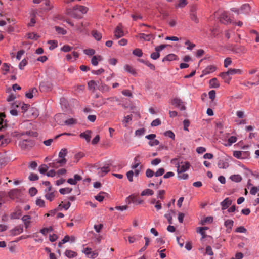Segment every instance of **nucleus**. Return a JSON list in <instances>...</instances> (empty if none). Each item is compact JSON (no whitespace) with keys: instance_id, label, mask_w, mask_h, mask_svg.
Here are the masks:
<instances>
[{"instance_id":"nucleus-1","label":"nucleus","mask_w":259,"mask_h":259,"mask_svg":"<svg viewBox=\"0 0 259 259\" xmlns=\"http://www.w3.org/2000/svg\"><path fill=\"white\" fill-rule=\"evenodd\" d=\"M177 161V160L176 159H173L172 162H174V163H175L177 168L178 173L185 172L189 168L190 164L188 162H181L180 163L178 162L177 163H176L175 162Z\"/></svg>"},{"instance_id":"nucleus-2","label":"nucleus","mask_w":259,"mask_h":259,"mask_svg":"<svg viewBox=\"0 0 259 259\" xmlns=\"http://www.w3.org/2000/svg\"><path fill=\"white\" fill-rule=\"evenodd\" d=\"M229 49L234 53L238 54L239 55L246 53L247 51V49L244 46L239 45H231Z\"/></svg>"},{"instance_id":"nucleus-3","label":"nucleus","mask_w":259,"mask_h":259,"mask_svg":"<svg viewBox=\"0 0 259 259\" xmlns=\"http://www.w3.org/2000/svg\"><path fill=\"white\" fill-rule=\"evenodd\" d=\"M34 145V141L30 139L23 140L19 143V146L24 150L29 149L33 147Z\"/></svg>"},{"instance_id":"nucleus-4","label":"nucleus","mask_w":259,"mask_h":259,"mask_svg":"<svg viewBox=\"0 0 259 259\" xmlns=\"http://www.w3.org/2000/svg\"><path fill=\"white\" fill-rule=\"evenodd\" d=\"M88 10V8L85 6L76 5L73 7L71 16L74 18H80L81 17L77 16L75 14V12L78 11L82 13H86Z\"/></svg>"},{"instance_id":"nucleus-5","label":"nucleus","mask_w":259,"mask_h":259,"mask_svg":"<svg viewBox=\"0 0 259 259\" xmlns=\"http://www.w3.org/2000/svg\"><path fill=\"white\" fill-rule=\"evenodd\" d=\"M171 104L176 107L180 108L181 110H184L186 109L185 105L181 99L178 98H175L171 100Z\"/></svg>"},{"instance_id":"nucleus-6","label":"nucleus","mask_w":259,"mask_h":259,"mask_svg":"<svg viewBox=\"0 0 259 259\" xmlns=\"http://www.w3.org/2000/svg\"><path fill=\"white\" fill-rule=\"evenodd\" d=\"M67 153L66 149H62L59 153V157L61 159L58 160V162L60 163V165H64L67 162V160L65 158V156Z\"/></svg>"},{"instance_id":"nucleus-7","label":"nucleus","mask_w":259,"mask_h":259,"mask_svg":"<svg viewBox=\"0 0 259 259\" xmlns=\"http://www.w3.org/2000/svg\"><path fill=\"white\" fill-rule=\"evenodd\" d=\"M219 20L222 23L224 24H228L231 23V20L229 17V15L226 12H224L220 15Z\"/></svg>"},{"instance_id":"nucleus-8","label":"nucleus","mask_w":259,"mask_h":259,"mask_svg":"<svg viewBox=\"0 0 259 259\" xmlns=\"http://www.w3.org/2000/svg\"><path fill=\"white\" fill-rule=\"evenodd\" d=\"M52 88V84L48 81H42L39 85V89L41 92H48L50 91Z\"/></svg>"},{"instance_id":"nucleus-9","label":"nucleus","mask_w":259,"mask_h":259,"mask_svg":"<svg viewBox=\"0 0 259 259\" xmlns=\"http://www.w3.org/2000/svg\"><path fill=\"white\" fill-rule=\"evenodd\" d=\"M127 202L128 203H135L138 204L143 203V201L142 200L137 198L136 196L133 195H131L127 198Z\"/></svg>"},{"instance_id":"nucleus-10","label":"nucleus","mask_w":259,"mask_h":259,"mask_svg":"<svg viewBox=\"0 0 259 259\" xmlns=\"http://www.w3.org/2000/svg\"><path fill=\"white\" fill-rule=\"evenodd\" d=\"M124 35L123 31L122 29L121 24H119L114 31V36L116 38H119Z\"/></svg>"},{"instance_id":"nucleus-11","label":"nucleus","mask_w":259,"mask_h":259,"mask_svg":"<svg viewBox=\"0 0 259 259\" xmlns=\"http://www.w3.org/2000/svg\"><path fill=\"white\" fill-rule=\"evenodd\" d=\"M218 166L219 168L226 169L229 166L228 160L226 158H221L218 162Z\"/></svg>"},{"instance_id":"nucleus-12","label":"nucleus","mask_w":259,"mask_h":259,"mask_svg":"<svg viewBox=\"0 0 259 259\" xmlns=\"http://www.w3.org/2000/svg\"><path fill=\"white\" fill-rule=\"evenodd\" d=\"M23 231V227L21 225H18L10 231L11 235L16 236L21 234Z\"/></svg>"},{"instance_id":"nucleus-13","label":"nucleus","mask_w":259,"mask_h":259,"mask_svg":"<svg viewBox=\"0 0 259 259\" xmlns=\"http://www.w3.org/2000/svg\"><path fill=\"white\" fill-rule=\"evenodd\" d=\"M196 10L197 9L196 7L193 6L192 7L191 9L190 18L192 21H194L196 23H198L199 22V20L196 15Z\"/></svg>"},{"instance_id":"nucleus-14","label":"nucleus","mask_w":259,"mask_h":259,"mask_svg":"<svg viewBox=\"0 0 259 259\" xmlns=\"http://www.w3.org/2000/svg\"><path fill=\"white\" fill-rule=\"evenodd\" d=\"M248 152H242L239 151H235L233 152V156L238 159H244L245 155H248Z\"/></svg>"},{"instance_id":"nucleus-15","label":"nucleus","mask_w":259,"mask_h":259,"mask_svg":"<svg viewBox=\"0 0 259 259\" xmlns=\"http://www.w3.org/2000/svg\"><path fill=\"white\" fill-rule=\"evenodd\" d=\"M136 37H139L140 39H143L145 41H150L151 39H154V35L151 34L139 33Z\"/></svg>"},{"instance_id":"nucleus-16","label":"nucleus","mask_w":259,"mask_h":259,"mask_svg":"<svg viewBox=\"0 0 259 259\" xmlns=\"http://www.w3.org/2000/svg\"><path fill=\"white\" fill-rule=\"evenodd\" d=\"M42 5L45 7L42 8L41 10L45 11H49L52 9L53 6L51 5L49 0H43Z\"/></svg>"},{"instance_id":"nucleus-17","label":"nucleus","mask_w":259,"mask_h":259,"mask_svg":"<svg viewBox=\"0 0 259 259\" xmlns=\"http://www.w3.org/2000/svg\"><path fill=\"white\" fill-rule=\"evenodd\" d=\"M232 204V200L229 198L225 199L221 203L222 210L227 209Z\"/></svg>"},{"instance_id":"nucleus-18","label":"nucleus","mask_w":259,"mask_h":259,"mask_svg":"<svg viewBox=\"0 0 259 259\" xmlns=\"http://www.w3.org/2000/svg\"><path fill=\"white\" fill-rule=\"evenodd\" d=\"M234 222L232 220H227L225 222L224 225L227 228L226 232L228 233H230L232 228L233 226Z\"/></svg>"},{"instance_id":"nucleus-19","label":"nucleus","mask_w":259,"mask_h":259,"mask_svg":"<svg viewBox=\"0 0 259 259\" xmlns=\"http://www.w3.org/2000/svg\"><path fill=\"white\" fill-rule=\"evenodd\" d=\"M37 93V90L35 88L31 89L28 92L26 93L25 96L27 98L31 99Z\"/></svg>"},{"instance_id":"nucleus-20","label":"nucleus","mask_w":259,"mask_h":259,"mask_svg":"<svg viewBox=\"0 0 259 259\" xmlns=\"http://www.w3.org/2000/svg\"><path fill=\"white\" fill-rule=\"evenodd\" d=\"M178 59V57L174 54H169L166 55L165 57L162 59V62H164L166 61H171L172 60H176Z\"/></svg>"},{"instance_id":"nucleus-21","label":"nucleus","mask_w":259,"mask_h":259,"mask_svg":"<svg viewBox=\"0 0 259 259\" xmlns=\"http://www.w3.org/2000/svg\"><path fill=\"white\" fill-rule=\"evenodd\" d=\"M216 70V67L213 65L208 66L203 71V73L204 75L208 74L213 72Z\"/></svg>"},{"instance_id":"nucleus-22","label":"nucleus","mask_w":259,"mask_h":259,"mask_svg":"<svg viewBox=\"0 0 259 259\" xmlns=\"http://www.w3.org/2000/svg\"><path fill=\"white\" fill-rule=\"evenodd\" d=\"M31 219V217L28 215H24L22 218V220L24 223L26 229H27L29 227Z\"/></svg>"},{"instance_id":"nucleus-23","label":"nucleus","mask_w":259,"mask_h":259,"mask_svg":"<svg viewBox=\"0 0 259 259\" xmlns=\"http://www.w3.org/2000/svg\"><path fill=\"white\" fill-rule=\"evenodd\" d=\"M220 76L222 78V79L224 80V82L227 83H229L231 77L229 76L228 74L226 73V72H222L220 74Z\"/></svg>"},{"instance_id":"nucleus-24","label":"nucleus","mask_w":259,"mask_h":259,"mask_svg":"<svg viewBox=\"0 0 259 259\" xmlns=\"http://www.w3.org/2000/svg\"><path fill=\"white\" fill-rule=\"evenodd\" d=\"M240 10L242 13H248L250 11V7L248 4H244L240 7Z\"/></svg>"},{"instance_id":"nucleus-25","label":"nucleus","mask_w":259,"mask_h":259,"mask_svg":"<svg viewBox=\"0 0 259 259\" xmlns=\"http://www.w3.org/2000/svg\"><path fill=\"white\" fill-rule=\"evenodd\" d=\"M99 174L102 177H103L105 174L110 171L109 166L108 165L103 166L99 169Z\"/></svg>"},{"instance_id":"nucleus-26","label":"nucleus","mask_w":259,"mask_h":259,"mask_svg":"<svg viewBox=\"0 0 259 259\" xmlns=\"http://www.w3.org/2000/svg\"><path fill=\"white\" fill-rule=\"evenodd\" d=\"M226 73L230 76L236 74H241V70L240 69L230 68L226 71Z\"/></svg>"},{"instance_id":"nucleus-27","label":"nucleus","mask_w":259,"mask_h":259,"mask_svg":"<svg viewBox=\"0 0 259 259\" xmlns=\"http://www.w3.org/2000/svg\"><path fill=\"white\" fill-rule=\"evenodd\" d=\"M80 137L84 138L87 142H89L91 139L90 131H86L85 132L81 133Z\"/></svg>"},{"instance_id":"nucleus-28","label":"nucleus","mask_w":259,"mask_h":259,"mask_svg":"<svg viewBox=\"0 0 259 259\" xmlns=\"http://www.w3.org/2000/svg\"><path fill=\"white\" fill-rule=\"evenodd\" d=\"M139 157H140L139 155H137V156H136L135 157V158H134V164L131 166V168L133 169H136L139 166V165H140V160H139Z\"/></svg>"},{"instance_id":"nucleus-29","label":"nucleus","mask_w":259,"mask_h":259,"mask_svg":"<svg viewBox=\"0 0 259 259\" xmlns=\"http://www.w3.org/2000/svg\"><path fill=\"white\" fill-rule=\"evenodd\" d=\"M92 34L95 39L98 41L100 40L102 38V34L97 30H93L92 32Z\"/></svg>"},{"instance_id":"nucleus-30","label":"nucleus","mask_w":259,"mask_h":259,"mask_svg":"<svg viewBox=\"0 0 259 259\" xmlns=\"http://www.w3.org/2000/svg\"><path fill=\"white\" fill-rule=\"evenodd\" d=\"M210 86L212 88H217L220 85V84L216 78L211 79L209 81Z\"/></svg>"},{"instance_id":"nucleus-31","label":"nucleus","mask_w":259,"mask_h":259,"mask_svg":"<svg viewBox=\"0 0 259 259\" xmlns=\"http://www.w3.org/2000/svg\"><path fill=\"white\" fill-rule=\"evenodd\" d=\"M65 255L68 257V258H72L77 255V253L72 250H66L65 252Z\"/></svg>"},{"instance_id":"nucleus-32","label":"nucleus","mask_w":259,"mask_h":259,"mask_svg":"<svg viewBox=\"0 0 259 259\" xmlns=\"http://www.w3.org/2000/svg\"><path fill=\"white\" fill-rule=\"evenodd\" d=\"M19 192L17 189H12L9 192V196L11 198L14 199L18 195Z\"/></svg>"},{"instance_id":"nucleus-33","label":"nucleus","mask_w":259,"mask_h":259,"mask_svg":"<svg viewBox=\"0 0 259 259\" xmlns=\"http://www.w3.org/2000/svg\"><path fill=\"white\" fill-rule=\"evenodd\" d=\"M153 193L154 192L153 190L149 189H146L141 192V196H151L153 194Z\"/></svg>"},{"instance_id":"nucleus-34","label":"nucleus","mask_w":259,"mask_h":259,"mask_svg":"<svg viewBox=\"0 0 259 259\" xmlns=\"http://www.w3.org/2000/svg\"><path fill=\"white\" fill-rule=\"evenodd\" d=\"M46 192L47 193L45 195V198L50 201H52L55 197L54 192Z\"/></svg>"},{"instance_id":"nucleus-35","label":"nucleus","mask_w":259,"mask_h":259,"mask_svg":"<svg viewBox=\"0 0 259 259\" xmlns=\"http://www.w3.org/2000/svg\"><path fill=\"white\" fill-rule=\"evenodd\" d=\"M48 43L50 45L49 48L51 50L54 49L58 46V42L56 40H49Z\"/></svg>"},{"instance_id":"nucleus-36","label":"nucleus","mask_w":259,"mask_h":259,"mask_svg":"<svg viewBox=\"0 0 259 259\" xmlns=\"http://www.w3.org/2000/svg\"><path fill=\"white\" fill-rule=\"evenodd\" d=\"M124 69L127 72L131 73L132 74L134 75L136 73L135 69L130 65H126L124 66Z\"/></svg>"},{"instance_id":"nucleus-37","label":"nucleus","mask_w":259,"mask_h":259,"mask_svg":"<svg viewBox=\"0 0 259 259\" xmlns=\"http://www.w3.org/2000/svg\"><path fill=\"white\" fill-rule=\"evenodd\" d=\"M27 38L32 40H37L39 36L34 33H29L27 35Z\"/></svg>"},{"instance_id":"nucleus-38","label":"nucleus","mask_w":259,"mask_h":259,"mask_svg":"<svg viewBox=\"0 0 259 259\" xmlns=\"http://www.w3.org/2000/svg\"><path fill=\"white\" fill-rule=\"evenodd\" d=\"M55 30L58 34L65 35L67 33V31L66 30L59 26H56Z\"/></svg>"},{"instance_id":"nucleus-39","label":"nucleus","mask_w":259,"mask_h":259,"mask_svg":"<svg viewBox=\"0 0 259 259\" xmlns=\"http://www.w3.org/2000/svg\"><path fill=\"white\" fill-rule=\"evenodd\" d=\"M65 125H71L76 123V120L74 118H69L64 121Z\"/></svg>"},{"instance_id":"nucleus-40","label":"nucleus","mask_w":259,"mask_h":259,"mask_svg":"<svg viewBox=\"0 0 259 259\" xmlns=\"http://www.w3.org/2000/svg\"><path fill=\"white\" fill-rule=\"evenodd\" d=\"M70 237L68 235L65 236L64 238L58 243L59 247H61L62 244H64L70 240Z\"/></svg>"},{"instance_id":"nucleus-41","label":"nucleus","mask_w":259,"mask_h":259,"mask_svg":"<svg viewBox=\"0 0 259 259\" xmlns=\"http://www.w3.org/2000/svg\"><path fill=\"white\" fill-rule=\"evenodd\" d=\"M230 179L236 182H240L242 180L241 177L239 175H234L230 177Z\"/></svg>"},{"instance_id":"nucleus-42","label":"nucleus","mask_w":259,"mask_h":259,"mask_svg":"<svg viewBox=\"0 0 259 259\" xmlns=\"http://www.w3.org/2000/svg\"><path fill=\"white\" fill-rule=\"evenodd\" d=\"M49 166L52 168H57L60 166H62V165H60L59 162H58V160L56 161H53L52 163H49Z\"/></svg>"},{"instance_id":"nucleus-43","label":"nucleus","mask_w":259,"mask_h":259,"mask_svg":"<svg viewBox=\"0 0 259 259\" xmlns=\"http://www.w3.org/2000/svg\"><path fill=\"white\" fill-rule=\"evenodd\" d=\"M72 188H65L60 189L59 190V192L61 194H65L70 193L72 191Z\"/></svg>"},{"instance_id":"nucleus-44","label":"nucleus","mask_w":259,"mask_h":259,"mask_svg":"<svg viewBox=\"0 0 259 259\" xmlns=\"http://www.w3.org/2000/svg\"><path fill=\"white\" fill-rule=\"evenodd\" d=\"M48 169V166L46 164H42L39 167V171L42 174H45Z\"/></svg>"},{"instance_id":"nucleus-45","label":"nucleus","mask_w":259,"mask_h":259,"mask_svg":"<svg viewBox=\"0 0 259 259\" xmlns=\"http://www.w3.org/2000/svg\"><path fill=\"white\" fill-rule=\"evenodd\" d=\"M10 64L5 63L3 64V66L2 68V69L3 71H5V72L3 73V74H6L7 72H8L9 71Z\"/></svg>"},{"instance_id":"nucleus-46","label":"nucleus","mask_w":259,"mask_h":259,"mask_svg":"<svg viewBox=\"0 0 259 259\" xmlns=\"http://www.w3.org/2000/svg\"><path fill=\"white\" fill-rule=\"evenodd\" d=\"M133 54L138 57H141L143 55L142 50L140 49L137 48L133 50Z\"/></svg>"},{"instance_id":"nucleus-47","label":"nucleus","mask_w":259,"mask_h":259,"mask_svg":"<svg viewBox=\"0 0 259 259\" xmlns=\"http://www.w3.org/2000/svg\"><path fill=\"white\" fill-rule=\"evenodd\" d=\"M185 44L187 46V49L189 50H192L195 47L194 44L188 40L185 42Z\"/></svg>"},{"instance_id":"nucleus-48","label":"nucleus","mask_w":259,"mask_h":259,"mask_svg":"<svg viewBox=\"0 0 259 259\" xmlns=\"http://www.w3.org/2000/svg\"><path fill=\"white\" fill-rule=\"evenodd\" d=\"M184 172H181L178 173V178L179 179L186 180L188 178V175L187 174L184 173Z\"/></svg>"},{"instance_id":"nucleus-49","label":"nucleus","mask_w":259,"mask_h":259,"mask_svg":"<svg viewBox=\"0 0 259 259\" xmlns=\"http://www.w3.org/2000/svg\"><path fill=\"white\" fill-rule=\"evenodd\" d=\"M237 141V138L235 136H231L228 140V146H231L233 143H235Z\"/></svg>"},{"instance_id":"nucleus-50","label":"nucleus","mask_w":259,"mask_h":259,"mask_svg":"<svg viewBox=\"0 0 259 259\" xmlns=\"http://www.w3.org/2000/svg\"><path fill=\"white\" fill-rule=\"evenodd\" d=\"M42 184L47 187L45 192H50L52 190V186L49 181H44Z\"/></svg>"},{"instance_id":"nucleus-51","label":"nucleus","mask_w":259,"mask_h":259,"mask_svg":"<svg viewBox=\"0 0 259 259\" xmlns=\"http://www.w3.org/2000/svg\"><path fill=\"white\" fill-rule=\"evenodd\" d=\"M83 52L84 54L89 56L93 55L95 53V51L92 49H85Z\"/></svg>"},{"instance_id":"nucleus-52","label":"nucleus","mask_w":259,"mask_h":259,"mask_svg":"<svg viewBox=\"0 0 259 259\" xmlns=\"http://www.w3.org/2000/svg\"><path fill=\"white\" fill-rule=\"evenodd\" d=\"M205 254L209 255H213V252L210 246H207L205 249Z\"/></svg>"},{"instance_id":"nucleus-53","label":"nucleus","mask_w":259,"mask_h":259,"mask_svg":"<svg viewBox=\"0 0 259 259\" xmlns=\"http://www.w3.org/2000/svg\"><path fill=\"white\" fill-rule=\"evenodd\" d=\"M160 57V54L158 52H153L151 54L150 57L153 60H156Z\"/></svg>"},{"instance_id":"nucleus-54","label":"nucleus","mask_w":259,"mask_h":259,"mask_svg":"<svg viewBox=\"0 0 259 259\" xmlns=\"http://www.w3.org/2000/svg\"><path fill=\"white\" fill-rule=\"evenodd\" d=\"M165 170L163 168H159L156 172L155 173L154 175L156 177H159L162 176L164 173Z\"/></svg>"},{"instance_id":"nucleus-55","label":"nucleus","mask_w":259,"mask_h":259,"mask_svg":"<svg viewBox=\"0 0 259 259\" xmlns=\"http://www.w3.org/2000/svg\"><path fill=\"white\" fill-rule=\"evenodd\" d=\"M133 175H134V172L133 170H130L126 173L127 178L130 182L133 181Z\"/></svg>"},{"instance_id":"nucleus-56","label":"nucleus","mask_w":259,"mask_h":259,"mask_svg":"<svg viewBox=\"0 0 259 259\" xmlns=\"http://www.w3.org/2000/svg\"><path fill=\"white\" fill-rule=\"evenodd\" d=\"M203 228H200L199 227L197 228L196 232L202 235V239H203L206 237V235L205 234V231L203 230Z\"/></svg>"},{"instance_id":"nucleus-57","label":"nucleus","mask_w":259,"mask_h":259,"mask_svg":"<svg viewBox=\"0 0 259 259\" xmlns=\"http://www.w3.org/2000/svg\"><path fill=\"white\" fill-rule=\"evenodd\" d=\"M232 63L231 59L229 57L226 58L224 60V67L227 68Z\"/></svg>"},{"instance_id":"nucleus-58","label":"nucleus","mask_w":259,"mask_h":259,"mask_svg":"<svg viewBox=\"0 0 259 259\" xmlns=\"http://www.w3.org/2000/svg\"><path fill=\"white\" fill-rule=\"evenodd\" d=\"M148 144L151 146H154L158 145L159 144V141L157 139H153L151 141H150L148 142Z\"/></svg>"},{"instance_id":"nucleus-59","label":"nucleus","mask_w":259,"mask_h":259,"mask_svg":"<svg viewBox=\"0 0 259 259\" xmlns=\"http://www.w3.org/2000/svg\"><path fill=\"white\" fill-rule=\"evenodd\" d=\"M161 121L159 119L157 118L154 120L151 123L152 126H156L161 124Z\"/></svg>"},{"instance_id":"nucleus-60","label":"nucleus","mask_w":259,"mask_h":259,"mask_svg":"<svg viewBox=\"0 0 259 259\" xmlns=\"http://www.w3.org/2000/svg\"><path fill=\"white\" fill-rule=\"evenodd\" d=\"M165 191L164 190H159L157 194V198L163 199Z\"/></svg>"},{"instance_id":"nucleus-61","label":"nucleus","mask_w":259,"mask_h":259,"mask_svg":"<svg viewBox=\"0 0 259 259\" xmlns=\"http://www.w3.org/2000/svg\"><path fill=\"white\" fill-rule=\"evenodd\" d=\"M155 174L154 171L151 169H147L146 171V176L148 178H151Z\"/></svg>"},{"instance_id":"nucleus-62","label":"nucleus","mask_w":259,"mask_h":259,"mask_svg":"<svg viewBox=\"0 0 259 259\" xmlns=\"http://www.w3.org/2000/svg\"><path fill=\"white\" fill-rule=\"evenodd\" d=\"M37 192V189L34 187H31L29 190V193L31 196H33L36 194Z\"/></svg>"},{"instance_id":"nucleus-63","label":"nucleus","mask_w":259,"mask_h":259,"mask_svg":"<svg viewBox=\"0 0 259 259\" xmlns=\"http://www.w3.org/2000/svg\"><path fill=\"white\" fill-rule=\"evenodd\" d=\"M247 230L243 226H240L236 229L235 232L238 233H246Z\"/></svg>"},{"instance_id":"nucleus-64","label":"nucleus","mask_w":259,"mask_h":259,"mask_svg":"<svg viewBox=\"0 0 259 259\" xmlns=\"http://www.w3.org/2000/svg\"><path fill=\"white\" fill-rule=\"evenodd\" d=\"M30 181H35L38 179V176L36 174L31 173L29 176Z\"/></svg>"}]
</instances>
